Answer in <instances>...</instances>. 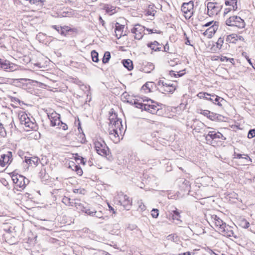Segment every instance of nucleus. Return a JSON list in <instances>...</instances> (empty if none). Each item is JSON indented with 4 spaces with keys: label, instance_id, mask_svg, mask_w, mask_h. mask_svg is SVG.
Segmentation results:
<instances>
[{
    "label": "nucleus",
    "instance_id": "nucleus-1",
    "mask_svg": "<svg viewBox=\"0 0 255 255\" xmlns=\"http://www.w3.org/2000/svg\"><path fill=\"white\" fill-rule=\"evenodd\" d=\"M109 120L110 122L109 124L108 132L111 138L114 140H119L123 130L122 121L118 118L116 114H111Z\"/></svg>",
    "mask_w": 255,
    "mask_h": 255
},
{
    "label": "nucleus",
    "instance_id": "nucleus-2",
    "mask_svg": "<svg viewBox=\"0 0 255 255\" xmlns=\"http://www.w3.org/2000/svg\"><path fill=\"white\" fill-rule=\"evenodd\" d=\"M205 138L206 143L214 147L221 146L226 139L221 132L215 130L209 131Z\"/></svg>",
    "mask_w": 255,
    "mask_h": 255
},
{
    "label": "nucleus",
    "instance_id": "nucleus-3",
    "mask_svg": "<svg viewBox=\"0 0 255 255\" xmlns=\"http://www.w3.org/2000/svg\"><path fill=\"white\" fill-rule=\"evenodd\" d=\"M94 147L96 152L100 155L107 156L110 150L105 141L100 137L96 136L94 139Z\"/></svg>",
    "mask_w": 255,
    "mask_h": 255
},
{
    "label": "nucleus",
    "instance_id": "nucleus-4",
    "mask_svg": "<svg viewBox=\"0 0 255 255\" xmlns=\"http://www.w3.org/2000/svg\"><path fill=\"white\" fill-rule=\"evenodd\" d=\"M114 25L115 36L119 39L125 35L124 30L127 28L128 20L124 17H120L117 18Z\"/></svg>",
    "mask_w": 255,
    "mask_h": 255
},
{
    "label": "nucleus",
    "instance_id": "nucleus-5",
    "mask_svg": "<svg viewBox=\"0 0 255 255\" xmlns=\"http://www.w3.org/2000/svg\"><path fill=\"white\" fill-rule=\"evenodd\" d=\"M20 124L24 126V129L26 131L35 129L36 124L31 121L25 112L20 111L18 114Z\"/></svg>",
    "mask_w": 255,
    "mask_h": 255
},
{
    "label": "nucleus",
    "instance_id": "nucleus-6",
    "mask_svg": "<svg viewBox=\"0 0 255 255\" xmlns=\"http://www.w3.org/2000/svg\"><path fill=\"white\" fill-rule=\"evenodd\" d=\"M13 181V183L17 187L23 189L28 183V180L25 177L13 171L9 174Z\"/></svg>",
    "mask_w": 255,
    "mask_h": 255
},
{
    "label": "nucleus",
    "instance_id": "nucleus-7",
    "mask_svg": "<svg viewBox=\"0 0 255 255\" xmlns=\"http://www.w3.org/2000/svg\"><path fill=\"white\" fill-rule=\"evenodd\" d=\"M219 23L217 21H211L203 25V27H208L203 33V35L208 38H212L218 29Z\"/></svg>",
    "mask_w": 255,
    "mask_h": 255
},
{
    "label": "nucleus",
    "instance_id": "nucleus-8",
    "mask_svg": "<svg viewBox=\"0 0 255 255\" xmlns=\"http://www.w3.org/2000/svg\"><path fill=\"white\" fill-rule=\"evenodd\" d=\"M194 2L193 0L183 2L181 6V11L183 14L185 18L189 19L194 13Z\"/></svg>",
    "mask_w": 255,
    "mask_h": 255
},
{
    "label": "nucleus",
    "instance_id": "nucleus-9",
    "mask_svg": "<svg viewBox=\"0 0 255 255\" xmlns=\"http://www.w3.org/2000/svg\"><path fill=\"white\" fill-rule=\"evenodd\" d=\"M223 4L219 2H208L207 3V14L210 16L218 15L223 8Z\"/></svg>",
    "mask_w": 255,
    "mask_h": 255
},
{
    "label": "nucleus",
    "instance_id": "nucleus-10",
    "mask_svg": "<svg viewBox=\"0 0 255 255\" xmlns=\"http://www.w3.org/2000/svg\"><path fill=\"white\" fill-rule=\"evenodd\" d=\"M226 24L229 26H235L239 28H244L246 25L244 20L237 15L230 16L226 19Z\"/></svg>",
    "mask_w": 255,
    "mask_h": 255
},
{
    "label": "nucleus",
    "instance_id": "nucleus-11",
    "mask_svg": "<svg viewBox=\"0 0 255 255\" xmlns=\"http://www.w3.org/2000/svg\"><path fill=\"white\" fill-rule=\"evenodd\" d=\"M158 105L153 101L145 99L143 104V110L151 114H155L158 110Z\"/></svg>",
    "mask_w": 255,
    "mask_h": 255
},
{
    "label": "nucleus",
    "instance_id": "nucleus-12",
    "mask_svg": "<svg viewBox=\"0 0 255 255\" xmlns=\"http://www.w3.org/2000/svg\"><path fill=\"white\" fill-rule=\"evenodd\" d=\"M118 200L120 204L126 210H129L130 209L131 207L132 202L127 195H125L123 192H121V194L119 195Z\"/></svg>",
    "mask_w": 255,
    "mask_h": 255
},
{
    "label": "nucleus",
    "instance_id": "nucleus-13",
    "mask_svg": "<svg viewBox=\"0 0 255 255\" xmlns=\"http://www.w3.org/2000/svg\"><path fill=\"white\" fill-rule=\"evenodd\" d=\"M12 152L8 151L5 154L1 155L0 157V166L4 167L11 163L12 160Z\"/></svg>",
    "mask_w": 255,
    "mask_h": 255
},
{
    "label": "nucleus",
    "instance_id": "nucleus-14",
    "mask_svg": "<svg viewBox=\"0 0 255 255\" xmlns=\"http://www.w3.org/2000/svg\"><path fill=\"white\" fill-rule=\"evenodd\" d=\"M238 0H227L225 2L226 6H229V7L226 8L224 10V15H226L231 11H236L238 9L237 5Z\"/></svg>",
    "mask_w": 255,
    "mask_h": 255
},
{
    "label": "nucleus",
    "instance_id": "nucleus-15",
    "mask_svg": "<svg viewBox=\"0 0 255 255\" xmlns=\"http://www.w3.org/2000/svg\"><path fill=\"white\" fill-rule=\"evenodd\" d=\"M144 27L140 24L135 25L132 29V32L134 34V38L138 40L142 38L144 34Z\"/></svg>",
    "mask_w": 255,
    "mask_h": 255
},
{
    "label": "nucleus",
    "instance_id": "nucleus-16",
    "mask_svg": "<svg viewBox=\"0 0 255 255\" xmlns=\"http://www.w3.org/2000/svg\"><path fill=\"white\" fill-rule=\"evenodd\" d=\"M176 86L173 84H164L162 82L161 88L162 93L165 94H172L176 89Z\"/></svg>",
    "mask_w": 255,
    "mask_h": 255
},
{
    "label": "nucleus",
    "instance_id": "nucleus-17",
    "mask_svg": "<svg viewBox=\"0 0 255 255\" xmlns=\"http://www.w3.org/2000/svg\"><path fill=\"white\" fill-rule=\"evenodd\" d=\"M222 234V235L227 237H234L235 239L237 238V236L235 235L233 230V227L229 225H226V227L221 228V230L219 232Z\"/></svg>",
    "mask_w": 255,
    "mask_h": 255
},
{
    "label": "nucleus",
    "instance_id": "nucleus-18",
    "mask_svg": "<svg viewBox=\"0 0 255 255\" xmlns=\"http://www.w3.org/2000/svg\"><path fill=\"white\" fill-rule=\"evenodd\" d=\"M212 223L214 224L215 226L217 228L219 232L221 230V228L226 227V224L224 223L219 217L217 215H213L211 216Z\"/></svg>",
    "mask_w": 255,
    "mask_h": 255
},
{
    "label": "nucleus",
    "instance_id": "nucleus-19",
    "mask_svg": "<svg viewBox=\"0 0 255 255\" xmlns=\"http://www.w3.org/2000/svg\"><path fill=\"white\" fill-rule=\"evenodd\" d=\"M197 113L202 115L212 121L215 120L218 117L216 114L208 110L198 109L197 110Z\"/></svg>",
    "mask_w": 255,
    "mask_h": 255
},
{
    "label": "nucleus",
    "instance_id": "nucleus-20",
    "mask_svg": "<svg viewBox=\"0 0 255 255\" xmlns=\"http://www.w3.org/2000/svg\"><path fill=\"white\" fill-rule=\"evenodd\" d=\"M49 118L51 121V125L52 126L54 127L56 126H59L61 121L60 120V115L56 113H52L48 115Z\"/></svg>",
    "mask_w": 255,
    "mask_h": 255
},
{
    "label": "nucleus",
    "instance_id": "nucleus-21",
    "mask_svg": "<svg viewBox=\"0 0 255 255\" xmlns=\"http://www.w3.org/2000/svg\"><path fill=\"white\" fill-rule=\"evenodd\" d=\"M227 41L231 43H236L238 41H242L243 40L242 36L238 35L237 34L233 33L228 35L226 39Z\"/></svg>",
    "mask_w": 255,
    "mask_h": 255
},
{
    "label": "nucleus",
    "instance_id": "nucleus-22",
    "mask_svg": "<svg viewBox=\"0 0 255 255\" xmlns=\"http://www.w3.org/2000/svg\"><path fill=\"white\" fill-rule=\"evenodd\" d=\"M145 99L142 98H137L130 101V103L135 106V107L143 110V104H144V101Z\"/></svg>",
    "mask_w": 255,
    "mask_h": 255
},
{
    "label": "nucleus",
    "instance_id": "nucleus-23",
    "mask_svg": "<svg viewBox=\"0 0 255 255\" xmlns=\"http://www.w3.org/2000/svg\"><path fill=\"white\" fill-rule=\"evenodd\" d=\"M25 162L31 166H36L39 162V159L37 157H25Z\"/></svg>",
    "mask_w": 255,
    "mask_h": 255
},
{
    "label": "nucleus",
    "instance_id": "nucleus-24",
    "mask_svg": "<svg viewBox=\"0 0 255 255\" xmlns=\"http://www.w3.org/2000/svg\"><path fill=\"white\" fill-rule=\"evenodd\" d=\"M69 167L72 170L75 171L78 175L81 176L83 174V172L82 168L78 165H76L74 162L70 161Z\"/></svg>",
    "mask_w": 255,
    "mask_h": 255
},
{
    "label": "nucleus",
    "instance_id": "nucleus-25",
    "mask_svg": "<svg viewBox=\"0 0 255 255\" xmlns=\"http://www.w3.org/2000/svg\"><path fill=\"white\" fill-rule=\"evenodd\" d=\"M12 64L7 60L0 58V68L5 70H10Z\"/></svg>",
    "mask_w": 255,
    "mask_h": 255
},
{
    "label": "nucleus",
    "instance_id": "nucleus-26",
    "mask_svg": "<svg viewBox=\"0 0 255 255\" xmlns=\"http://www.w3.org/2000/svg\"><path fill=\"white\" fill-rule=\"evenodd\" d=\"M197 96L200 99H205L211 102H213V99H212L211 97H209V96H211V95L206 92H199L197 95Z\"/></svg>",
    "mask_w": 255,
    "mask_h": 255
},
{
    "label": "nucleus",
    "instance_id": "nucleus-27",
    "mask_svg": "<svg viewBox=\"0 0 255 255\" xmlns=\"http://www.w3.org/2000/svg\"><path fill=\"white\" fill-rule=\"evenodd\" d=\"M154 83L153 82H147L142 87V90L145 93H149L152 91L153 88Z\"/></svg>",
    "mask_w": 255,
    "mask_h": 255
},
{
    "label": "nucleus",
    "instance_id": "nucleus-28",
    "mask_svg": "<svg viewBox=\"0 0 255 255\" xmlns=\"http://www.w3.org/2000/svg\"><path fill=\"white\" fill-rule=\"evenodd\" d=\"M123 64L124 67L127 68L129 71H131L133 69V63L132 61L130 59H126L123 60Z\"/></svg>",
    "mask_w": 255,
    "mask_h": 255
},
{
    "label": "nucleus",
    "instance_id": "nucleus-29",
    "mask_svg": "<svg viewBox=\"0 0 255 255\" xmlns=\"http://www.w3.org/2000/svg\"><path fill=\"white\" fill-rule=\"evenodd\" d=\"M185 74V69L179 71H170L169 75L175 77H181Z\"/></svg>",
    "mask_w": 255,
    "mask_h": 255
},
{
    "label": "nucleus",
    "instance_id": "nucleus-30",
    "mask_svg": "<svg viewBox=\"0 0 255 255\" xmlns=\"http://www.w3.org/2000/svg\"><path fill=\"white\" fill-rule=\"evenodd\" d=\"M212 97L215 98V99H213V102H212L214 104H217L219 106H222V104H221V102L223 101L224 99L223 98L216 95L215 94L211 95Z\"/></svg>",
    "mask_w": 255,
    "mask_h": 255
},
{
    "label": "nucleus",
    "instance_id": "nucleus-31",
    "mask_svg": "<svg viewBox=\"0 0 255 255\" xmlns=\"http://www.w3.org/2000/svg\"><path fill=\"white\" fill-rule=\"evenodd\" d=\"M220 61L221 62H230L233 65H235V59L233 58H228L225 56L220 55Z\"/></svg>",
    "mask_w": 255,
    "mask_h": 255
},
{
    "label": "nucleus",
    "instance_id": "nucleus-32",
    "mask_svg": "<svg viewBox=\"0 0 255 255\" xmlns=\"http://www.w3.org/2000/svg\"><path fill=\"white\" fill-rule=\"evenodd\" d=\"M73 29H72L71 27H70L68 26H61V32L60 34L62 35L66 36L67 34V33L69 31H73Z\"/></svg>",
    "mask_w": 255,
    "mask_h": 255
},
{
    "label": "nucleus",
    "instance_id": "nucleus-33",
    "mask_svg": "<svg viewBox=\"0 0 255 255\" xmlns=\"http://www.w3.org/2000/svg\"><path fill=\"white\" fill-rule=\"evenodd\" d=\"M250 223L245 219L243 218L239 220V225L243 228L247 229L250 226Z\"/></svg>",
    "mask_w": 255,
    "mask_h": 255
},
{
    "label": "nucleus",
    "instance_id": "nucleus-34",
    "mask_svg": "<svg viewBox=\"0 0 255 255\" xmlns=\"http://www.w3.org/2000/svg\"><path fill=\"white\" fill-rule=\"evenodd\" d=\"M111 58V54L109 51L105 52L104 56L102 59V62L104 64L108 63Z\"/></svg>",
    "mask_w": 255,
    "mask_h": 255
},
{
    "label": "nucleus",
    "instance_id": "nucleus-35",
    "mask_svg": "<svg viewBox=\"0 0 255 255\" xmlns=\"http://www.w3.org/2000/svg\"><path fill=\"white\" fill-rule=\"evenodd\" d=\"M106 11L110 15L115 13L116 11V8L114 6L106 5L104 8Z\"/></svg>",
    "mask_w": 255,
    "mask_h": 255
},
{
    "label": "nucleus",
    "instance_id": "nucleus-36",
    "mask_svg": "<svg viewBox=\"0 0 255 255\" xmlns=\"http://www.w3.org/2000/svg\"><path fill=\"white\" fill-rule=\"evenodd\" d=\"M227 197L230 201H231V199H233L242 201L241 199H239L238 195L236 192H229V193L227 195Z\"/></svg>",
    "mask_w": 255,
    "mask_h": 255
},
{
    "label": "nucleus",
    "instance_id": "nucleus-37",
    "mask_svg": "<svg viewBox=\"0 0 255 255\" xmlns=\"http://www.w3.org/2000/svg\"><path fill=\"white\" fill-rule=\"evenodd\" d=\"M192 194H190V192H188L187 195H191L195 200H200L204 198L203 195H202L200 192H192Z\"/></svg>",
    "mask_w": 255,
    "mask_h": 255
},
{
    "label": "nucleus",
    "instance_id": "nucleus-38",
    "mask_svg": "<svg viewBox=\"0 0 255 255\" xmlns=\"http://www.w3.org/2000/svg\"><path fill=\"white\" fill-rule=\"evenodd\" d=\"M148 47H149L152 50L154 51H157L159 49V43L158 42L155 41L153 42H151L150 43L148 44Z\"/></svg>",
    "mask_w": 255,
    "mask_h": 255
},
{
    "label": "nucleus",
    "instance_id": "nucleus-39",
    "mask_svg": "<svg viewBox=\"0 0 255 255\" xmlns=\"http://www.w3.org/2000/svg\"><path fill=\"white\" fill-rule=\"evenodd\" d=\"M92 59L93 62H98L99 60L98 58V53L96 50H92L91 52Z\"/></svg>",
    "mask_w": 255,
    "mask_h": 255
},
{
    "label": "nucleus",
    "instance_id": "nucleus-40",
    "mask_svg": "<svg viewBox=\"0 0 255 255\" xmlns=\"http://www.w3.org/2000/svg\"><path fill=\"white\" fill-rule=\"evenodd\" d=\"M62 202L67 206H72L73 202L68 197L64 196L62 199Z\"/></svg>",
    "mask_w": 255,
    "mask_h": 255
},
{
    "label": "nucleus",
    "instance_id": "nucleus-41",
    "mask_svg": "<svg viewBox=\"0 0 255 255\" xmlns=\"http://www.w3.org/2000/svg\"><path fill=\"white\" fill-rule=\"evenodd\" d=\"M223 43L224 39L222 37H220L215 43L216 46H217V49H219L220 50L223 46Z\"/></svg>",
    "mask_w": 255,
    "mask_h": 255
},
{
    "label": "nucleus",
    "instance_id": "nucleus-42",
    "mask_svg": "<svg viewBox=\"0 0 255 255\" xmlns=\"http://www.w3.org/2000/svg\"><path fill=\"white\" fill-rule=\"evenodd\" d=\"M83 212H84L85 213H86L88 215L92 216V217L96 216V214H97L96 211H91L89 209H85V210H83Z\"/></svg>",
    "mask_w": 255,
    "mask_h": 255
},
{
    "label": "nucleus",
    "instance_id": "nucleus-43",
    "mask_svg": "<svg viewBox=\"0 0 255 255\" xmlns=\"http://www.w3.org/2000/svg\"><path fill=\"white\" fill-rule=\"evenodd\" d=\"M168 198L169 199H178V195L175 192H169L168 194Z\"/></svg>",
    "mask_w": 255,
    "mask_h": 255
},
{
    "label": "nucleus",
    "instance_id": "nucleus-44",
    "mask_svg": "<svg viewBox=\"0 0 255 255\" xmlns=\"http://www.w3.org/2000/svg\"><path fill=\"white\" fill-rule=\"evenodd\" d=\"M242 55L243 56H244L248 61V62L249 63V64L252 66V67L255 69V68L254 67V66H253V63L251 60V59L249 58V57L247 55V53L245 52H243L242 53Z\"/></svg>",
    "mask_w": 255,
    "mask_h": 255
},
{
    "label": "nucleus",
    "instance_id": "nucleus-45",
    "mask_svg": "<svg viewBox=\"0 0 255 255\" xmlns=\"http://www.w3.org/2000/svg\"><path fill=\"white\" fill-rule=\"evenodd\" d=\"M174 214L172 215L173 220H179V218L180 217V213L177 211H173Z\"/></svg>",
    "mask_w": 255,
    "mask_h": 255
},
{
    "label": "nucleus",
    "instance_id": "nucleus-46",
    "mask_svg": "<svg viewBox=\"0 0 255 255\" xmlns=\"http://www.w3.org/2000/svg\"><path fill=\"white\" fill-rule=\"evenodd\" d=\"M151 215L153 218H156L159 215L158 210L153 209L151 211Z\"/></svg>",
    "mask_w": 255,
    "mask_h": 255
},
{
    "label": "nucleus",
    "instance_id": "nucleus-47",
    "mask_svg": "<svg viewBox=\"0 0 255 255\" xmlns=\"http://www.w3.org/2000/svg\"><path fill=\"white\" fill-rule=\"evenodd\" d=\"M255 137V129H251L248 133V137L252 138Z\"/></svg>",
    "mask_w": 255,
    "mask_h": 255
},
{
    "label": "nucleus",
    "instance_id": "nucleus-48",
    "mask_svg": "<svg viewBox=\"0 0 255 255\" xmlns=\"http://www.w3.org/2000/svg\"><path fill=\"white\" fill-rule=\"evenodd\" d=\"M137 203L138 204V208L139 209H140L141 211H144L145 210L146 207L143 204V203L142 202V201L141 200L138 201Z\"/></svg>",
    "mask_w": 255,
    "mask_h": 255
},
{
    "label": "nucleus",
    "instance_id": "nucleus-49",
    "mask_svg": "<svg viewBox=\"0 0 255 255\" xmlns=\"http://www.w3.org/2000/svg\"><path fill=\"white\" fill-rule=\"evenodd\" d=\"M184 35L185 36V43L186 45L192 46V45L191 43L190 40H189V37H188V36L185 32H184Z\"/></svg>",
    "mask_w": 255,
    "mask_h": 255
},
{
    "label": "nucleus",
    "instance_id": "nucleus-50",
    "mask_svg": "<svg viewBox=\"0 0 255 255\" xmlns=\"http://www.w3.org/2000/svg\"><path fill=\"white\" fill-rule=\"evenodd\" d=\"M209 57H210V59L213 61L220 60V56L219 55H213L210 56Z\"/></svg>",
    "mask_w": 255,
    "mask_h": 255
},
{
    "label": "nucleus",
    "instance_id": "nucleus-51",
    "mask_svg": "<svg viewBox=\"0 0 255 255\" xmlns=\"http://www.w3.org/2000/svg\"><path fill=\"white\" fill-rule=\"evenodd\" d=\"M219 50V49H217L215 44H213L210 48V51L212 53H216L218 52Z\"/></svg>",
    "mask_w": 255,
    "mask_h": 255
},
{
    "label": "nucleus",
    "instance_id": "nucleus-52",
    "mask_svg": "<svg viewBox=\"0 0 255 255\" xmlns=\"http://www.w3.org/2000/svg\"><path fill=\"white\" fill-rule=\"evenodd\" d=\"M95 217L98 218L99 219H102L103 220L105 219V218L103 216V213L102 212H97L96 214V216H94Z\"/></svg>",
    "mask_w": 255,
    "mask_h": 255
},
{
    "label": "nucleus",
    "instance_id": "nucleus-53",
    "mask_svg": "<svg viewBox=\"0 0 255 255\" xmlns=\"http://www.w3.org/2000/svg\"><path fill=\"white\" fill-rule=\"evenodd\" d=\"M108 206L110 213H112L113 214H116V212L114 208H113L109 203H108Z\"/></svg>",
    "mask_w": 255,
    "mask_h": 255
},
{
    "label": "nucleus",
    "instance_id": "nucleus-54",
    "mask_svg": "<svg viewBox=\"0 0 255 255\" xmlns=\"http://www.w3.org/2000/svg\"><path fill=\"white\" fill-rule=\"evenodd\" d=\"M80 158H82V156L79 155L77 153L74 155V159L76 162L80 160Z\"/></svg>",
    "mask_w": 255,
    "mask_h": 255
},
{
    "label": "nucleus",
    "instance_id": "nucleus-55",
    "mask_svg": "<svg viewBox=\"0 0 255 255\" xmlns=\"http://www.w3.org/2000/svg\"><path fill=\"white\" fill-rule=\"evenodd\" d=\"M60 123V128H62L63 130H66L68 129V126L66 124H64L62 122H61Z\"/></svg>",
    "mask_w": 255,
    "mask_h": 255
},
{
    "label": "nucleus",
    "instance_id": "nucleus-56",
    "mask_svg": "<svg viewBox=\"0 0 255 255\" xmlns=\"http://www.w3.org/2000/svg\"><path fill=\"white\" fill-rule=\"evenodd\" d=\"M155 14L154 10L152 11H149V9L147 10L146 11V15H154Z\"/></svg>",
    "mask_w": 255,
    "mask_h": 255
},
{
    "label": "nucleus",
    "instance_id": "nucleus-57",
    "mask_svg": "<svg viewBox=\"0 0 255 255\" xmlns=\"http://www.w3.org/2000/svg\"><path fill=\"white\" fill-rule=\"evenodd\" d=\"M85 158H83V157H82V158H80V163L82 164V165H85Z\"/></svg>",
    "mask_w": 255,
    "mask_h": 255
},
{
    "label": "nucleus",
    "instance_id": "nucleus-58",
    "mask_svg": "<svg viewBox=\"0 0 255 255\" xmlns=\"http://www.w3.org/2000/svg\"><path fill=\"white\" fill-rule=\"evenodd\" d=\"M178 255H191V253L190 252H187L184 253H181L179 254Z\"/></svg>",
    "mask_w": 255,
    "mask_h": 255
},
{
    "label": "nucleus",
    "instance_id": "nucleus-59",
    "mask_svg": "<svg viewBox=\"0 0 255 255\" xmlns=\"http://www.w3.org/2000/svg\"><path fill=\"white\" fill-rule=\"evenodd\" d=\"M173 236H172V235H169L167 237V239L169 240H173Z\"/></svg>",
    "mask_w": 255,
    "mask_h": 255
},
{
    "label": "nucleus",
    "instance_id": "nucleus-60",
    "mask_svg": "<svg viewBox=\"0 0 255 255\" xmlns=\"http://www.w3.org/2000/svg\"><path fill=\"white\" fill-rule=\"evenodd\" d=\"M149 67H150V69H151V70L153 68V65L152 64H149Z\"/></svg>",
    "mask_w": 255,
    "mask_h": 255
},
{
    "label": "nucleus",
    "instance_id": "nucleus-61",
    "mask_svg": "<svg viewBox=\"0 0 255 255\" xmlns=\"http://www.w3.org/2000/svg\"><path fill=\"white\" fill-rule=\"evenodd\" d=\"M245 156H246V157H245V158H246V159L249 158V159H250V160H251V159L250 158V157L248 155H245Z\"/></svg>",
    "mask_w": 255,
    "mask_h": 255
},
{
    "label": "nucleus",
    "instance_id": "nucleus-62",
    "mask_svg": "<svg viewBox=\"0 0 255 255\" xmlns=\"http://www.w3.org/2000/svg\"><path fill=\"white\" fill-rule=\"evenodd\" d=\"M100 20L102 22H104V20L102 19V18H101V17H100Z\"/></svg>",
    "mask_w": 255,
    "mask_h": 255
},
{
    "label": "nucleus",
    "instance_id": "nucleus-63",
    "mask_svg": "<svg viewBox=\"0 0 255 255\" xmlns=\"http://www.w3.org/2000/svg\"><path fill=\"white\" fill-rule=\"evenodd\" d=\"M241 154H238V157H239V158H241Z\"/></svg>",
    "mask_w": 255,
    "mask_h": 255
},
{
    "label": "nucleus",
    "instance_id": "nucleus-64",
    "mask_svg": "<svg viewBox=\"0 0 255 255\" xmlns=\"http://www.w3.org/2000/svg\"><path fill=\"white\" fill-rule=\"evenodd\" d=\"M55 27H56V26H54V28H55L57 30H58V31L59 30H58V29H57V28H56Z\"/></svg>",
    "mask_w": 255,
    "mask_h": 255
}]
</instances>
